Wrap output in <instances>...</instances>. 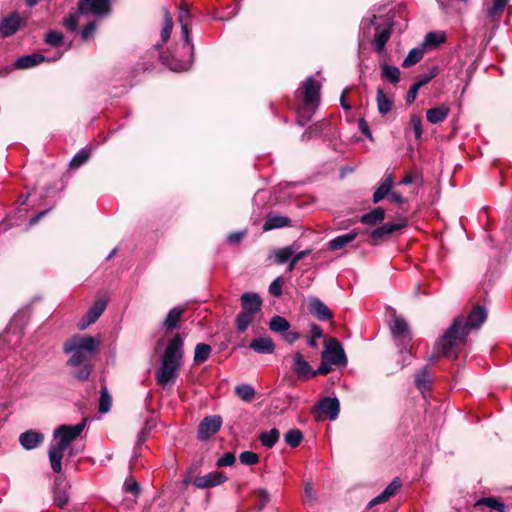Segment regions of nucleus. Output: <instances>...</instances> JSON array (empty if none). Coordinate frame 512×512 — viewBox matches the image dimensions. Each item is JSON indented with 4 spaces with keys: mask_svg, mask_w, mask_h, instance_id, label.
<instances>
[{
    "mask_svg": "<svg viewBox=\"0 0 512 512\" xmlns=\"http://www.w3.org/2000/svg\"><path fill=\"white\" fill-rule=\"evenodd\" d=\"M487 319V311L482 306H475L465 320L459 316L454 319L449 329L439 338L434 347V353L455 359L460 345L464 344L470 330L479 328Z\"/></svg>",
    "mask_w": 512,
    "mask_h": 512,
    "instance_id": "1",
    "label": "nucleus"
},
{
    "mask_svg": "<svg viewBox=\"0 0 512 512\" xmlns=\"http://www.w3.org/2000/svg\"><path fill=\"white\" fill-rule=\"evenodd\" d=\"M184 356V336L177 333L167 343L161 357V364L156 370L155 378L158 385L166 387L175 383L178 370L182 366Z\"/></svg>",
    "mask_w": 512,
    "mask_h": 512,
    "instance_id": "2",
    "label": "nucleus"
},
{
    "mask_svg": "<svg viewBox=\"0 0 512 512\" xmlns=\"http://www.w3.org/2000/svg\"><path fill=\"white\" fill-rule=\"evenodd\" d=\"M97 347L98 344L92 336H73L65 342L63 347L65 353L71 354L67 365L78 366L90 363Z\"/></svg>",
    "mask_w": 512,
    "mask_h": 512,
    "instance_id": "3",
    "label": "nucleus"
},
{
    "mask_svg": "<svg viewBox=\"0 0 512 512\" xmlns=\"http://www.w3.org/2000/svg\"><path fill=\"white\" fill-rule=\"evenodd\" d=\"M85 427V421L76 425H61L53 433V443L50 448H66L75 440Z\"/></svg>",
    "mask_w": 512,
    "mask_h": 512,
    "instance_id": "4",
    "label": "nucleus"
},
{
    "mask_svg": "<svg viewBox=\"0 0 512 512\" xmlns=\"http://www.w3.org/2000/svg\"><path fill=\"white\" fill-rule=\"evenodd\" d=\"M340 411V403L337 398L325 397L319 401L312 409V413L317 420H335Z\"/></svg>",
    "mask_w": 512,
    "mask_h": 512,
    "instance_id": "5",
    "label": "nucleus"
},
{
    "mask_svg": "<svg viewBox=\"0 0 512 512\" xmlns=\"http://www.w3.org/2000/svg\"><path fill=\"white\" fill-rule=\"evenodd\" d=\"M321 358L332 362L335 366H343L347 364V358L340 342L335 338H329L325 341L324 350Z\"/></svg>",
    "mask_w": 512,
    "mask_h": 512,
    "instance_id": "6",
    "label": "nucleus"
},
{
    "mask_svg": "<svg viewBox=\"0 0 512 512\" xmlns=\"http://www.w3.org/2000/svg\"><path fill=\"white\" fill-rule=\"evenodd\" d=\"M303 104L305 108H315L320 100L321 85L313 77H308L302 84Z\"/></svg>",
    "mask_w": 512,
    "mask_h": 512,
    "instance_id": "7",
    "label": "nucleus"
},
{
    "mask_svg": "<svg viewBox=\"0 0 512 512\" xmlns=\"http://www.w3.org/2000/svg\"><path fill=\"white\" fill-rule=\"evenodd\" d=\"M78 10L81 14L106 16L110 12V0H79Z\"/></svg>",
    "mask_w": 512,
    "mask_h": 512,
    "instance_id": "8",
    "label": "nucleus"
},
{
    "mask_svg": "<svg viewBox=\"0 0 512 512\" xmlns=\"http://www.w3.org/2000/svg\"><path fill=\"white\" fill-rule=\"evenodd\" d=\"M291 369L296 374L297 378L301 381H306L314 378V373L311 365L305 360L300 352L291 354Z\"/></svg>",
    "mask_w": 512,
    "mask_h": 512,
    "instance_id": "9",
    "label": "nucleus"
},
{
    "mask_svg": "<svg viewBox=\"0 0 512 512\" xmlns=\"http://www.w3.org/2000/svg\"><path fill=\"white\" fill-rule=\"evenodd\" d=\"M23 25H25L24 18L17 12L10 13L0 19V37L7 38L14 35Z\"/></svg>",
    "mask_w": 512,
    "mask_h": 512,
    "instance_id": "10",
    "label": "nucleus"
},
{
    "mask_svg": "<svg viewBox=\"0 0 512 512\" xmlns=\"http://www.w3.org/2000/svg\"><path fill=\"white\" fill-rule=\"evenodd\" d=\"M228 477L219 471H212L203 476H196L193 479V486L198 489H208L225 483Z\"/></svg>",
    "mask_w": 512,
    "mask_h": 512,
    "instance_id": "11",
    "label": "nucleus"
},
{
    "mask_svg": "<svg viewBox=\"0 0 512 512\" xmlns=\"http://www.w3.org/2000/svg\"><path fill=\"white\" fill-rule=\"evenodd\" d=\"M390 329L393 337L396 340L401 341L402 345H406L407 343L410 342L411 337L409 327L407 322L403 318L399 316H394L390 324Z\"/></svg>",
    "mask_w": 512,
    "mask_h": 512,
    "instance_id": "12",
    "label": "nucleus"
},
{
    "mask_svg": "<svg viewBox=\"0 0 512 512\" xmlns=\"http://www.w3.org/2000/svg\"><path fill=\"white\" fill-rule=\"evenodd\" d=\"M222 425V419L220 416H208L205 417L198 428V436L200 439H207L214 435Z\"/></svg>",
    "mask_w": 512,
    "mask_h": 512,
    "instance_id": "13",
    "label": "nucleus"
},
{
    "mask_svg": "<svg viewBox=\"0 0 512 512\" xmlns=\"http://www.w3.org/2000/svg\"><path fill=\"white\" fill-rule=\"evenodd\" d=\"M406 225V220H401L397 223H386L381 227L374 229L370 233V237L375 241L383 240L385 238L390 237L394 232L406 227Z\"/></svg>",
    "mask_w": 512,
    "mask_h": 512,
    "instance_id": "14",
    "label": "nucleus"
},
{
    "mask_svg": "<svg viewBox=\"0 0 512 512\" xmlns=\"http://www.w3.org/2000/svg\"><path fill=\"white\" fill-rule=\"evenodd\" d=\"M241 306L243 312L255 316L256 313L261 310L262 300L260 296L256 293H244L241 296Z\"/></svg>",
    "mask_w": 512,
    "mask_h": 512,
    "instance_id": "15",
    "label": "nucleus"
},
{
    "mask_svg": "<svg viewBox=\"0 0 512 512\" xmlns=\"http://www.w3.org/2000/svg\"><path fill=\"white\" fill-rule=\"evenodd\" d=\"M309 311L319 320L325 321L332 318L333 314L330 309L318 298L313 297L308 301Z\"/></svg>",
    "mask_w": 512,
    "mask_h": 512,
    "instance_id": "16",
    "label": "nucleus"
},
{
    "mask_svg": "<svg viewBox=\"0 0 512 512\" xmlns=\"http://www.w3.org/2000/svg\"><path fill=\"white\" fill-rule=\"evenodd\" d=\"M401 486H402V482H401L400 478L396 477L384 489V491L381 494H379L378 496H376L369 502V507H373L379 503L386 502L387 500H389L392 496H394L397 493V491L399 490V488Z\"/></svg>",
    "mask_w": 512,
    "mask_h": 512,
    "instance_id": "17",
    "label": "nucleus"
},
{
    "mask_svg": "<svg viewBox=\"0 0 512 512\" xmlns=\"http://www.w3.org/2000/svg\"><path fill=\"white\" fill-rule=\"evenodd\" d=\"M69 501L67 492V484L61 477H56L54 487V503L59 508L63 509Z\"/></svg>",
    "mask_w": 512,
    "mask_h": 512,
    "instance_id": "18",
    "label": "nucleus"
},
{
    "mask_svg": "<svg viewBox=\"0 0 512 512\" xmlns=\"http://www.w3.org/2000/svg\"><path fill=\"white\" fill-rule=\"evenodd\" d=\"M44 435L36 430H28L19 436V442L23 448H36L41 445Z\"/></svg>",
    "mask_w": 512,
    "mask_h": 512,
    "instance_id": "19",
    "label": "nucleus"
},
{
    "mask_svg": "<svg viewBox=\"0 0 512 512\" xmlns=\"http://www.w3.org/2000/svg\"><path fill=\"white\" fill-rule=\"evenodd\" d=\"M249 346L253 351L260 354H271L275 350V344L268 336L253 339Z\"/></svg>",
    "mask_w": 512,
    "mask_h": 512,
    "instance_id": "20",
    "label": "nucleus"
},
{
    "mask_svg": "<svg viewBox=\"0 0 512 512\" xmlns=\"http://www.w3.org/2000/svg\"><path fill=\"white\" fill-rule=\"evenodd\" d=\"M190 19L191 14L186 6H181L178 14V22L181 25V33L184 42L190 45Z\"/></svg>",
    "mask_w": 512,
    "mask_h": 512,
    "instance_id": "21",
    "label": "nucleus"
},
{
    "mask_svg": "<svg viewBox=\"0 0 512 512\" xmlns=\"http://www.w3.org/2000/svg\"><path fill=\"white\" fill-rule=\"evenodd\" d=\"M450 108L446 104L430 108L426 112L427 121L431 124L443 122L449 115Z\"/></svg>",
    "mask_w": 512,
    "mask_h": 512,
    "instance_id": "22",
    "label": "nucleus"
},
{
    "mask_svg": "<svg viewBox=\"0 0 512 512\" xmlns=\"http://www.w3.org/2000/svg\"><path fill=\"white\" fill-rule=\"evenodd\" d=\"M291 220L286 216L270 213L267 215L266 220L263 224V230L269 231L273 229L283 228L289 226Z\"/></svg>",
    "mask_w": 512,
    "mask_h": 512,
    "instance_id": "23",
    "label": "nucleus"
},
{
    "mask_svg": "<svg viewBox=\"0 0 512 512\" xmlns=\"http://www.w3.org/2000/svg\"><path fill=\"white\" fill-rule=\"evenodd\" d=\"M393 176L392 174H386L378 188L373 194V203H379L386 196H389L391 192V188L393 186Z\"/></svg>",
    "mask_w": 512,
    "mask_h": 512,
    "instance_id": "24",
    "label": "nucleus"
},
{
    "mask_svg": "<svg viewBox=\"0 0 512 512\" xmlns=\"http://www.w3.org/2000/svg\"><path fill=\"white\" fill-rule=\"evenodd\" d=\"M184 311L185 309L184 308H180V307H174L172 308L165 320L163 321V327L167 330V331H171V330H174L176 328L179 327V323L181 321V318L184 314Z\"/></svg>",
    "mask_w": 512,
    "mask_h": 512,
    "instance_id": "25",
    "label": "nucleus"
},
{
    "mask_svg": "<svg viewBox=\"0 0 512 512\" xmlns=\"http://www.w3.org/2000/svg\"><path fill=\"white\" fill-rule=\"evenodd\" d=\"M474 506L476 508L485 506L490 510H495L497 512H508L506 505L501 502L499 498L493 496L480 498L476 501Z\"/></svg>",
    "mask_w": 512,
    "mask_h": 512,
    "instance_id": "26",
    "label": "nucleus"
},
{
    "mask_svg": "<svg viewBox=\"0 0 512 512\" xmlns=\"http://www.w3.org/2000/svg\"><path fill=\"white\" fill-rule=\"evenodd\" d=\"M45 60V57L41 54H30L18 58L15 62V67L18 69L32 68Z\"/></svg>",
    "mask_w": 512,
    "mask_h": 512,
    "instance_id": "27",
    "label": "nucleus"
},
{
    "mask_svg": "<svg viewBox=\"0 0 512 512\" xmlns=\"http://www.w3.org/2000/svg\"><path fill=\"white\" fill-rule=\"evenodd\" d=\"M106 301L104 299H98L92 307L88 310L85 315L86 325H90L98 320L101 314L104 312L106 308Z\"/></svg>",
    "mask_w": 512,
    "mask_h": 512,
    "instance_id": "28",
    "label": "nucleus"
},
{
    "mask_svg": "<svg viewBox=\"0 0 512 512\" xmlns=\"http://www.w3.org/2000/svg\"><path fill=\"white\" fill-rule=\"evenodd\" d=\"M385 218V211L381 207L375 208L373 211L361 216L360 221L368 226H375L381 223Z\"/></svg>",
    "mask_w": 512,
    "mask_h": 512,
    "instance_id": "29",
    "label": "nucleus"
},
{
    "mask_svg": "<svg viewBox=\"0 0 512 512\" xmlns=\"http://www.w3.org/2000/svg\"><path fill=\"white\" fill-rule=\"evenodd\" d=\"M358 233L355 230L350 231L347 234L340 235L329 242V248L331 250H339L344 248L346 245L354 241Z\"/></svg>",
    "mask_w": 512,
    "mask_h": 512,
    "instance_id": "30",
    "label": "nucleus"
},
{
    "mask_svg": "<svg viewBox=\"0 0 512 512\" xmlns=\"http://www.w3.org/2000/svg\"><path fill=\"white\" fill-rule=\"evenodd\" d=\"M508 3V0H493L492 5L487 9V15L491 21H498Z\"/></svg>",
    "mask_w": 512,
    "mask_h": 512,
    "instance_id": "31",
    "label": "nucleus"
},
{
    "mask_svg": "<svg viewBox=\"0 0 512 512\" xmlns=\"http://www.w3.org/2000/svg\"><path fill=\"white\" fill-rule=\"evenodd\" d=\"M391 35V31L389 28H384L379 30L377 28L376 34L373 40V47L377 52H382L386 43L388 42Z\"/></svg>",
    "mask_w": 512,
    "mask_h": 512,
    "instance_id": "32",
    "label": "nucleus"
},
{
    "mask_svg": "<svg viewBox=\"0 0 512 512\" xmlns=\"http://www.w3.org/2000/svg\"><path fill=\"white\" fill-rule=\"evenodd\" d=\"M381 76L383 79L396 84L400 81V70L396 66H390L386 63L381 64Z\"/></svg>",
    "mask_w": 512,
    "mask_h": 512,
    "instance_id": "33",
    "label": "nucleus"
},
{
    "mask_svg": "<svg viewBox=\"0 0 512 512\" xmlns=\"http://www.w3.org/2000/svg\"><path fill=\"white\" fill-rule=\"evenodd\" d=\"M235 394L245 402H251L255 397V390L249 384H240L235 387Z\"/></svg>",
    "mask_w": 512,
    "mask_h": 512,
    "instance_id": "34",
    "label": "nucleus"
},
{
    "mask_svg": "<svg viewBox=\"0 0 512 512\" xmlns=\"http://www.w3.org/2000/svg\"><path fill=\"white\" fill-rule=\"evenodd\" d=\"M377 108L381 115H386L392 108V101L388 99L382 89L377 90Z\"/></svg>",
    "mask_w": 512,
    "mask_h": 512,
    "instance_id": "35",
    "label": "nucleus"
},
{
    "mask_svg": "<svg viewBox=\"0 0 512 512\" xmlns=\"http://www.w3.org/2000/svg\"><path fill=\"white\" fill-rule=\"evenodd\" d=\"M279 436H280V433H279L278 429L272 428L269 431H264V432L260 433L259 439L263 446L270 448L276 444V442L279 439Z\"/></svg>",
    "mask_w": 512,
    "mask_h": 512,
    "instance_id": "36",
    "label": "nucleus"
},
{
    "mask_svg": "<svg viewBox=\"0 0 512 512\" xmlns=\"http://www.w3.org/2000/svg\"><path fill=\"white\" fill-rule=\"evenodd\" d=\"M446 41L444 32H429L424 39V47H437Z\"/></svg>",
    "mask_w": 512,
    "mask_h": 512,
    "instance_id": "37",
    "label": "nucleus"
},
{
    "mask_svg": "<svg viewBox=\"0 0 512 512\" xmlns=\"http://www.w3.org/2000/svg\"><path fill=\"white\" fill-rule=\"evenodd\" d=\"M269 328L278 333L286 332L290 328V323L282 316H273L269 322Z\"/></svg>",
    "mask_w": 512,
    "mask_h": 512,
    "instance_id": "38",
    "label": "nucleus"
},
{
    "mask_svg": "<svg viewBox=\"0 0 512 512\" xmlns=\"http://www.w3.org/2000/svg\"><path fill=\"white\" fill-rule=\"evenodd\" d=\"M211 353V347L208 344L199 343L195 347L194 363L201 364L205 362Z\"/></svg>",
    "mask_w": 512,
    "mask_h": 512,
    "instance_id": "39",
    "label": "nucleus"
},
{
    "mask_svg": "<svg viewBox=\"0 0 512 512\" xmlns=\"http://www.w3.org/2000/svg\"><path fill=\"white\" fill-rule=\"evenodd\" d=\"M64 450H49V460L51 468L55 473H60L62 470V459L64 457Z\"/></svg>",
    "mask_w": 512,
    "mask_h": 512,
    "instance_id": "40",
    "label": "nucleus"
},
{
    "mask_svg": "<svg viewBox=\"0 0 512 512\" xmlns=\"http://www.w3.org/2000/svg\"><path fill=\"white\" fill-rule=\"evenodd\" d=\"M163 17H164V23L163 27L161 29V38L163 42H166L171 35L172 27H173V21L172 17L168 11V9H163Z\"/></svg>",
    "mask_w": 512,
    "mask_h": 512,
    "instance_id": "41",
    "label": "nucleus"
},
{
    "mask_svg": "<svg viewBox=\"0 0 512 512\" xmlns=\"http://www.w3.org/2000/svg\"><path fill=\"white\" fill-rule=\"evenodd\" d=\"M303 439L302 432L298 429H290L284 435L285 443L292 448H295L300 445Z\"/></svg>",
    "mask_w": 512,
    "mask_h": 512,
    "instance_id": "42",
    "label": "nucleus"
},
{
    "mask_svg": "<svg viewBox=\"0 0 512 512\" xmlns=\"http://www.w3.org/2000/svg\"><path fill=\"white\" fill-rule=\"evenodd\" d=\"M429 383H430V375H429L427 368H423L420 371H418L415 376L416 387L420 391H424L428 388Z\"/></svg>",
    "mask_w": 512,
    "mask_h": 512,
    "instance_id": "43",
    "label": "nucleus"
},
{
    "mask_svg": "<svg viewBox=\"0 0 512 512\" xmlns=\"http://www.w3.org/2000/svg\"><path fill=\"white\" fill-rule=\"evenodd\" d=\"M253 319L254 315L241 311L236 317V327L238 331H246Z\"/></svg>",
    "mask_w": 512,
    "mask_h": 512,
    "instance_id": "44",
    "label": "nucleus"
},
{
    "mask_svg": "<svg viewBox=\"0 0 512 512\" xmlns=\"http://www.w3.org/2000/svg\"><path fill=\"white\" fill-rule=\"evenodd\" d=\"M423 58V51L421 49H412L406 58L403 60L402 66L405 68L411 67L418 63Z\"/></svg>",
    "mask_w": 512,
    "mask_h": 512,
    "instance_id": "45",
    "label": "nucleus"
},
{
    "mask_svg": "<svg viewBox=\"0 0 512 512\" xmlns=\"http://www.w3.org/2000/svg\"><path fill=\"white\" fill-rule=\"evenodd\" d=\"M77 367L78 369L73 373V376L82 382L88 380L92 371L91 363H84Z\"/></svg>",
    "mask_w": 512,
    "mask_h": 512,
    "instance_id": "46",
    "label": "nucleus"
},
{
    "mask_svg": "<svg viewBox=\"0 0 512 512\" xmlns=\"http://www.w3.org/2000/svg\"><path fill=\"white\" fill-rule=\"evenodd\" d=\"M112 399L106 388L101 391L99 399V411L101 413H107L111 408Z\"/></svg>",
    "mask_w": 512,
    "mask_h": 512,
    "instance_id": "47",
    "label": "nucleus"
},
{
    "mask_svg": "<svg viewBox=\"0 0 512 512\" xmlns=\"http://www.w3.org/2000/svg\"><path fill=\"white\" fill-rule=\"evenodd\" d=\"M310 338L308 340V345L312 348H316L318 346L317 340L323 336V330L317 324H312L310 329Z\"/></svg>",
    "mask_w": 512,
    "mask_h": 512,
    "instance_id": "48",
    "label": "nucleus"
},
{
    "mask_svg": "<svg viewBox=\"0 0 512 512\" xmlns=\"http://www.w3.org/2000/svg\"><path fill=\"white\" fill-rule=\"evenodd\" d=\"M256 507L258 511L264 509L270 501V495L265 489L256 491Z\"/></svg>",
    "mask_w": 512,
    "mask_h": 512,
    "instance_id": "49",
    "label": "nucleus"
},
{
    "mask_svg": "<svg viewBox=\"0 0 512 512\" xmlns=\"http://www.w3.org/2000/svg\"><path fill=\"white\" fill-rule=\"evenodd\" d=\"M410 126L414 132L415 138L419 139L422 136V119L419 115L412 114L410 116Z\"/></svg>",
    "mask_w": 512,
    "mask_h": 512,
    "instance_id": "50",
    "label": "nucleus"
},
{
    "mask_svg": "<svg viewBox=\"0 0 512 512\" xmlns=\"http://www.w3.org/2000/svg\"><path fill=\"white\" fill-rule=\"evenodd\" d=\"M294 254L292 247L279 249L275 253V260L279 264L286 263Z\"/></svg>",
    "mask_w": 512,
    "mask_h": 512,
    "instance_id": "51",
    "label": "nucleus"
},
{
    "mask_svg": "<svg viewBox=\"0 0 512 512\" xmlns=\"http://www.w3.org/2000/svg\"><path fill=\"white\" fill-rule=\"evenodd\" d=\"M89 158V153L86 150L79 151L71 160L70 166L78 168L83 165Z\"/></svg>",
    "mask_w": 512,
    "mask_h": 512,
    "instance_id": "52",
    "label": "nucleus"
},
{
    "mask_svg": "<svg viewBox=\"0 0 512 512\" xmlns=\"http://www.w3.org/2000/svg\"><path fill=\"white\" fill-rule=\"evenodd\" d=\"M46 43L52 45V46H60L63 41V35L56 31H50L45 36Z\"/></svg>",
    "mask_w": 512,
    "mask_h": 512,
    "instance_id": "53",
    "label": "nucleus"
},
{
    "mask_svg": "<svg viewBox=\"0 0 512 512\" xmlns=\"http://www.w3.org/2000/svg\"><path fill=\"white\" fill-rule=\"evenodd\" d=\"M258 459V455L251 450H245L240 455V461L245 465H254L258 462Z\"/></svg>",
    "mask_w": 512,
    "mask_h": 512,
    "instance_id": "54",
    "label": "nucleus"
},
{
    "mask_svg": "<svg viewBox=\"0 0 512 512\" xmlns=\"http://www.w3.org/2000/svg\"><path fill=\"white\" fill-rule=\"evenodd\" d=\"M79 12L69 14L63 21L64 26L70 30L75 31L78 27L79 22Z\"/></svg>",
    "mask_w": 512,
    "mask_h": 512,
    "instance_id": "55",
    "label": "nucleus"
},
{
    "mask_svg": "<svg viewBox=\"0 0 512 512\" xmlns=\"http://www.w3.org/2000/svg\"><path fill=\"white\" fill-rule=\"evenodd\" d=\"M235 461H236V457H235L234 453L227 452L217 460L216 466L217 467L232 466L235 463Z\"/></svg>",
    "mask_w": 512,
    "mask_h": 512,
    "instance_id": "56",
    "label": "nucleus"
},
{
    "mask_svg": "<svg viewBox=\"0 0 512 512\" xmlns=\"http://www.w3.org/2000/svg\"><path fill=\"white\" fill-rule=\"evenodd\" d=\"M316 500V493L311 482H306L304 487V503L313 504Z\"/></svg>",
    "mask_w": 512,
    "mask_h": 512,
    "instance_id": "57",
    "label": "nucleus"
},
{
    "mask_svg": "<svg viewBox=\"0 0 512 512\" xmlns=\"http://www.w3.org/2000/svg\"><path fill=\"white\" fill-rule=\"evenodd\" d=\"M124 490L126 492H129L133 495H137L140 492L139 484L136 482V480L132 477H129L125 480L124 483Z\"/></svg>",
    "mask_w": 512,
    "mask_h": 512,
    "instance_id": "58",
    "label": "nucleus"
},
{
    "mask_svg": "<svg viewBox=\"0 0 512 512\" xmlns=\"http://www.w3.org/2000/svg\"><path fill=\"white\" fill-rule=\"evenodd\" d=\"M200 465H201V462H197V463L192 464L189 467H187L185 476L183 478L184 484H189V483L193 484V479L195 478L193 476L196 473V471L198 470Z\"/></svg>",
    "mask_w": 512,
    "mask_h": 512,
    "instance_id": "59",
    "label": "nucleus"
},
{
    "mask_svg": "<svg viewBox=\"0 0 512 512\" xmlns=\"http://www.w3.org/2000/svg\"><path fill=\"white\" fill-rule=\"evenodd\" d=\"M332 365H334L330 361H326L324 358H321V364L318 369L313 370L314 377L317 375H326L332 370Z\"/></svg>",
    "mask_w": 512,
    "mask_h": 512,
    "instance_id": "60",
    "label": "nucleus"
},
{
    "mask_svg": "<svg viewBox=\"0 0 512 512\" xmlns=\"http://www.w3.org/2000/svg\"><path fill=\"white\" fill-rule=\"evenodd\" d=\"M282 280L280 277L276 278L269 286V293L275 297L282 294Z\"/></svg>",
    "mask_w": 512,
    "mask_h": 512,
    "instance_id": "61",
    "label": "nucleus"
},
{
    "mask_svg": "<svg viewBox=\"0 0 512 512\" xmlns=\"http://www.w3.org/2000/svg\"><path fill=\"white\" fill-rule=\"evenodd\" d=\"M310 253V250H303V251H300L296 254H293V256L291 257V261H290V264H289V271H292L294 270L296 264L302 260L303 258H305L308 254Z\"/></svg>",
    "mask_w": 512,
    "mask_h": 512,
    "instance_id": "62",
    "label": "nucleus"
},
{
    "mask_svg": "<svg viewBox=\"0 0 512 512\" xmlns=\"http://www.w3.org/2000/svg\"><path fill=\"white\" fill-rule=\"evenodd\" d=\"M96 30V23L94 21L89 22L87 25L84 26L81 37L83 40H87Z\"/></svg>",
    "mask_w": 512,
    "mask_h": 512,
    "instance_id": "63",
    "label": "nucleus"
},
{
    "mask_svg": "<svg viewBox=\"0 0 512 512\" xmlns=\"http://www.w3.org/2000/svg\"><path fill=\"white\" fill-rule=\"evenodd\" d=\"M419 89H420V87L416 83H414L410 87V89L407 93V96H406V101L408 104H412L415 101Z\"/></svg>",
    "mask_w": 512,
    "mask_h": 512,
    "instance_id": "64",
    "label": "nucleus"
}]
</instances>
